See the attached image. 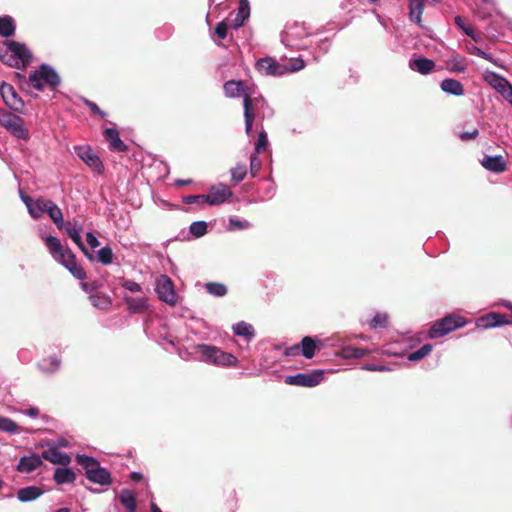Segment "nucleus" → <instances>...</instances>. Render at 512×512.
<instances>
[{
	"instance_id": "obj_46",
	"label": "nucleus",
	"mask_w": 512,
	"mask_h": 512,
	"mask_svg": "<svg viewBox=\"0 0 512 512\" xmlns=\"http://www.w3.org/2000/svg\"><path fill=\"white\" fill-rule=\"evenodd\" d=\"M190 232L195 237H202L207 232V224L205 221H195L190 225Z\"/></svg>"
},
{
	"instance_id": "obj_25",
	"label": "nucleus",
	"mask_w": 512,
	"mask_h": 512,
	"mask_svg": "<svg viewBox=\"0 0 512 512\" xmlns=\"http://www.w3.org/2000/svg\"><path fill=\"white\" fill-rule=\"evenodd\" d=\"M51 200L45 198H37L29 205L28 213L33 219H39L48 211V205Z\"/></svg>"
},
{
	"instance_id": "obj_45",
	"label": "nucleus",
	"mask_w": 512,
	"mask_h": 512,
	"mask_svg": "<svg viewBox=\"0 0 512 512\" xmlns=\"http://www.w3.org/2000/svg\"><path fill=\"white\" fill-rule=\"evenodd\" d=\"M97 260L103 265H109L113 261V252L112 249L108 246L101 248L97 252Z\"/></svg>"
},
{
	"instance_id": "obj_16",
	"label": "nucleus",
	"mask_w": 512,
	"mask_h": 512,
	"mask_svg": "<svg viewBox=\"0 0 512 512\" xmlns=\"http://www.w3.org/2000/svg\"><path fill=\"white\" fill-rule=\"evenodd\" d=\"M223 89H224L225 95L228 98H236V97H240V96H243V98H244L245 95H247V94L252 95L250 88L245 84L244 81H241V80H239V81L229 80L224 83Z\"/></svg>"
},
{
	"instance_id": "obj_17",
	"label": "nucleus",
	"mask_w": 512,
	"mask_h": 512,
	"mask_svg": "<svg viewBox=\"0 0 512 512\" xmlns=\"http://www.w3.org/2000/svg\"><path fill=\"white\" fill-rule=\"evenodd\" d=\"M43 464L42 457L38 454L21 457L16 470L20 473H31Z\"/></svg>"
},
{
	"instance_id": "obj_10",
	"label": "nucleus",
	"mask_w": 512,
	"mask_h": 512,
	"mask_svg": "<svg viewBox=\"0 0 512 512\" xmlns=\"http://www.w3.org/2000/svg\"><path fill=\"white\" fill-rule=\"evenodd\" d=\"M76 155L95 173L101 174L104 166L98 155L89 146H75Z\"/></svg>"
},
{
	"instance_id": "obj_32",
	"label": "nucleus",
	"mask_w": 512,
	"mask_h": 512,
	"mask_svg": "<svg viewBox=\"0 0 512 512\" xmlns=\"http://www.w3.org/2000/svg\"><path fill=\"white\" fill-rule=\"evenodd\" d=\"M58 229L62 230L64 226L63 213L61 209L52 200L48 205V211L46 212Z\"/></svg>"
},
{
	"instance_id": "obj_27",
	"label": "nucleus",
	"mask_w": 512,
	"mask_h": 512,
	"mask_svg": "<svg viewBox=\"0 0 512 512\" xmlns=\"http://www.w3.org/2000/svg\"><path fill=\"white\" fill-rule=\"evenodd\" d=\"M123 299L132 313H142L148 308V301L145 297L124 296Z\"/></svg>"
},
{
	"instance_id": "obj_2",
	"label": "nucleus",
	"mask_w": 512,
	"mask_h": 512,
	"mask_svg": "<svg viewBox=\"0 0 512 512\" xmlns=\"http://www.w3.org/2000/svg\"><path fill=\"white\" fill-rule=\"evenodd\" d=\"M31 57L30 51L22 43L9 40L0 43V60L10 67L25 68Z\"/></svg>"
},
{
	"instance_id": "obj_28",
	"label": "nucleus",
	"mask_w": 512,
	"mask_h": 512,
	"mask_svg": "<svg viewBox=\"0 0 512 512\" xmlns=\"http://www.w3.org/2000/svg\"><path fill=\"white\" fill-rule=\"evenodd\" d=\"M43 494V490L37 486H28L18 490L17 497L21 502L36 500Z\"/></svg>"
},
{
	"instance_id": "obj_23",
	"label": "nucleus",
	"mask_w": 512,
	"mask_h": 512,
	"mask_svg": "<svg viewBox=\"0 0 512 512\" xmlns=\"http://www.w3.org/2000/svg\"><path fill=\"white\" fill-rule=\"evenodd\" d=\"M86 477L90 481L100 485H109L112 481L109 471L100 465L95 469H90L89 474H87Z\"/></svg>"
},
{
	"instance_id": "obj_59",
	"label": "nucleus",
	"mask_w": 512,
	"mask_h": 512,
	"mask_svg": "<svg viewBox=\"0 0 512 512\" xmlns=\"http://www.w3.org/2000/svg\"><path fill=\"white\" fill-rule=\"evenodd\" d=\"M86 241L92 249H95L100 245L99 240L92 232H88L86 234Z\"/></svg>"
},
{
	"instance_id": "obj_3",
	"label": "nucleus",
	"mask_w": 512,
	"mask_h": 512,
	"mask_svg": "<svg viewBox=\"0 0 512 512\" xmlns=\"http://www.w3.org/2000/svg\"><path fill=\"white\" fill-rule=\"evenodd\" d=\"M29 82L39 91L46 88L55 90L60 84V77L50 65L42 64L39 69L30 73Z\"/></svg>"
},
{
	"instance_id": "obj_39",
	"label": "nucleus",
	"mask_w": 512,
	"mask_h": 512,
	"mask_svg": "<svg viewBox=\"0 0 512 512\" xmlns=\"http://www.w3.org/2000/svg\"><path fill=\"white\" fill-rule=\"evenodd\" d=\"M38 366H39L40 370H42L43 372L52 373V372H55L59 368L60 362L55 357H49V358L42 359L38 363Z\"/></svg>"
},
{
	"instance_id": "obj_5",
	"label": "nucleus",
	"mask_w": 512,
	"mask_h": 512,
	"mask_svg": "<svg viewBox=\"0 0 512 512\" xmlns=\"http://www.w3.org/2000/svg\"><path fill=\"white\" fill-rule=\"evenodd\" d=\"M464 325L463 318L449 315L436 321L430 328L428 335L431 339L440 338Z\"/></svg>"
},
{
	"instance_id": "obj_43",
	"label": "nucleus",
	"mask_w": 512,
	"mask_h": 512,
	"mask_svg": "<svg viewBox=\"0 0 512 512\" xmlns=\"http://www.w3.org/2000/svg\"><path fill=\"white\" fill-rule=\"evenodd\" d=\"M432 351V345L431 344H425L422 347H420L418 350L411 352L408 354L407 359L409 361H419L426 357L430 352Z\"/></svg>"
},
{
	"instance_id": "obj_49",
	"label": "nucleus",
	"mask_w": 512,
	"mask_h": 512,
	"mask_svg": "<svg viewBox=\"0 0 512 512\" xmlns=\"http://www.w3.org/2000/svg\"><path fill=\"white\" fill-rule=\"evenodd\" d=\"M388 322V316L385 313H378L376 314L371 321L369 322V325L371 328H384L387 326Z\"/></svg>"
},
{
	"instance_id": "obj_31",
	"label": "nucleus",
	"mask_w": 512,
	"mask_h": 512,
	"mask_svg": "<svg viewBox=\"0 0 512 512\" xmlns=\"http://www.w3.org/2000/svg\"><path fill=\"white\" fill-rule=\"evenodd\" d=\"M119 500L127 512H135L137 506L135 495L132 491L123 489L119 494Z\"/></svg>"
},
{
	"instance_id": "obj_50",
	"label": "nucleus",
	"mask_w": 512,
	"mask_h": 512,
	"mask_svg": "<svg viewBox=\"0 0 512 512\" xmlns=\"http://www.w3.org/2000/svg\"><path fill=\"white\" fill-rule=\"evenodd\" d=\"M267 145H268L267 134L265 131L262 130L258 133V140L255 144V152L260 153V152L264 151L266 149Z\"/></svg>"
},
{
	"instance_id": "obj_34",
	"label": "nucleus",
	"mask_w": 512,
	"mask_h": 512,
	"mask_svg": "<svg viewBox=\"0 0 512 512\" xmlns=\"http://www.w3.org/2000/svg\"><path fill=\"white\" fill-rule=\"evenodd\" d=\"M14 137L21 140L29 139V131L24 125V120L19 117L18 121L8 130Z\"/></svg>"
},
{
	"instance_id": "obj_60",
	"label": "nucleus",
	"mask_w": 512,
	"mask_h": 512,
	"mask_svg": "<svg viewBox=\"0 0 512 512\" xmlns=\"http://www.w3.org/2000/svg\"><path fill=\"white\" fill-rule=\"evenodd\" d=\"M86 105L90 108L92 112L99 114L101 117H105L106 114L102 110H100V108L94 102L86 101Z\"/></svg>"
},
{
	"instance_id": "obj_62",
	"label": "nucleus",
	"mask_w": 512,
	"mask_h": 512,
	"mask_svg": "<svg viewBox=\"0 0 512 512\" xmlns=\"http://www.w3.org/2000/svg\"><path fill=\"white\" fill-rule=\"evenodd\" d=\"M366 370L370 371H385L387 368L383 365H375V364H366L364 367Z\"/></svg>"
},
{
	"instance_id": "obj_58",
	"label": "nucleus",
	"mask_w": 512,
	"mask_h": 512,
	"mask_svg": "<svg viewBox=\"0 0 512 512\" xmlns=\"http://www.w3.org/2000/svg\"><path fill=\"white\" fill-rule=\"evenodd\" d=\"M478 133V130L475 128L471 131L460 133L459 137L462 141H469L476 138L478 136Z\"/></svg>"
},
{
	"instance_id": "obj_37",
	"label": "nucleus",
	"mask_w": 512,
	"mask_h": 512,
	"mask_svg": "<svg viewBox=\"0 0 512 512\" xmlns=\"http://www.w3.org/2000/svg\"><path fill=\"white\" fill-rule=\"evenodd\" d=\"M20 116L4 109H0V125L7 131L14 125Z\"/></svg>"
},
{
	"instance_id": "obj_21",
	"label": "nucleus",
	"mask_w": 512,
	"mask_h": 512,
	"mask_svg": "<svg viewBox=\"0 0 512 512\" xmlns=\"http://www.w3.org/2000/svg\"><path fill=\"white\" fill-rule=\"evenodd\" d=\"M482 166L492 172L501 173L506 170V161L501 155L485 156L481 160Z\"/></svg>"
},
{
	"instance_id": "obj_4",
	"label": "nucleus",
	"mask_w": 512,
	"mask_h": 512,
	"mask_svg": "<svg viewBox=\"0 0 512 512\" xmlns=\"http://www.w3.org/2000/svg\"><path fill=\"white\" fill-rule=\"evenodd\" d=\"M304 61L297 59L291 65L280 64L275 59L266 57L256 63V69L264 76H281L288 72L299 71L304 68Z\"/></svg>"
},
{
	"instance_id": "obj_64",
	"label": "nucleus",
	"mask_w": 512,
	"mask_h": 512,
	"mask_svg": "<svg viewBox=\"0 0 512 512\" xmlns=\"http://www.w3.org/2000/svg\"><path fill=\"white\" fill-rule=\"evenodd\" d=\"M20 198L23 201V203L26 205L27 210L29 209V205H31L33 203V201L35 200L32 197L22 193L21 191H20Z\"/></svg>"
},
{
	"instance_id": "obj_42",
	"label": "nucleus",
	"mask_w": 512,
	"mask_h": 512,
	"mask_svg": "<svg viewBox=\"0 0 512 512\" xmlns=\"http://www.w3.org/2000/svg\"><path fill=\"white\" fill-rule=\"evenodd\" d=\"M207 292L216 297H223L227 293V288L222 283L209 282L205 285Z\"/></svg>"
},
{
	"instance_id": "obj_55",
	"label": "nucleus",
	"mask_w": 512,
	"mask_h": 512,
	"mask_svg": "<svg viewBox=\"0 0 512 512\" xmlns=\"http://www.w3.org/2000/svg\"><path fill=\"white\" fill-rule=\"evenodd\" d=\"M261 168V161L256 155H251L250 157V172L253 177L257 176L259 170Z\"/></svg>"
},
{
	"instance_id": "obj_56",
	"label": "nucleus",
	"mask_w": 512,
	"mask_h": 512,
	"mask_svg": "<svg viewBox=\"0 0 512 512\" xmlns=\"http://www.w3.org/2000/svg\"><path fill=\"white\" fill-rule=\"evenodd\" d=\"M183 202L185 204H192V203L203 204V203H206V200H205V195H189V196H185L183 198Z\"/></svg>"
},
{
	"instance_id": "obj_24",
	"label": "nucleus",
	"mask_w": 512,
	"mask_h": 512,
	"mask_svg": "<svg viewBox=\"0 0 512 512\" xmlns=\"http://www.w3.org/2000/svg\"><path fill=\"white\" fill-rule=\"evenodd\" d=\"M440 88L446 94L454 96H462L465 92L462 83L452 78H446L442 80L440 83Z\"/></svg>"
},
{
	"instance_id": "obj_52",
	"label": "nucleus",
	"mask_w": 512,
	"mask_h": 512,
	"mask_svg": "<svg viewBox=\"0 0 512 512\" xmlns=\"http://www.w3.org/2000/svg\"><path fill=\"white\" fill-rule=\"evenodd\" d=\"M450 65H451L450 71L457 72V73L464 72L467 68L466 63L461 58H453L450 61Z\"/></svg>"
},
{
	"instance_id": "obj_38",
	"label": "nucleus",
	"mask_w": 512,
	"mask_h": 512,
	"mask_svg": "<svg viewBox=\"0 0 512 512\" xmlns=\"http://www.w3.org/2000/svg\"><path fill=\"white\" fill-rule=\"evenodd\" d=\"M20 116L4 109H0V125L7 131L14 125Z\"/></svg>"
},
{
	"instance_id": "obj_9",
	"label": "nucleus",
	"mask_w": 512,
	"mask_h": 512,
	"mask_svg": "<svg viewBox=\"0 0 512 512\" xmlns=\"http://www.w3.org/2000/svg\"><path fill=\"white\" fill-rule=\"evenodd\" d=\"M328 374H331V371L316 369L311 372L298 373L296 375L288 376L285 380V383L289 385L319 384L320 382L327 380L326 375Z\"/></svg>"
},
{
	"instance_id": "obj_14",
	"label": "nucleus",
	"mask_w": 512,
	"mask_h": 512,
	"mask_svg": "<svg viewBox=\"0 0 512 512\" xmlns=\"http://www.w3.org/2000/svg\"><path fill=\"white\" fill-rule=\"evenodd\" d=\"M316 342L309 336L302 339L299 345L291 346L287 349L286 354L289 356H295L302 354L305 358H312L315 354Z\"/></svg>"
},
{
	"instance_id": "obj_35",
	"label": "nucleus",
	"mask_w": 512,
	"mask_h": 512,
	"mask_svg": "<svg viewBox=\"0 0 512 512\" xmlns=\"http://www.w3.org/2000/svg\"><path fill=\"white\" fill-rule=\"evenodd\" d=\"M250 15V7L249 2L247 0H240L237 16L234 20V26L236 28L243 25L244 21L249 17Z\"/></svg>"
},
{
	"instance_id": "obj_15",
	"label": "nucleus",
	"mask_w": 512,
	"mask_h": 512,
	"mask_svg": "<svg viewBox=\"0 0 512 512\" xmlns=\"http://www.w3.org/2000/svg\"><path fill=\"white\" fill-rule=\"evenodd\" d=\"M0 94L5 104L10 108L19 110L23 106V101L17 95L12 85L3 82L0 86Z\"/></svg>"
},
{
	"instance_id": "obj_41",
	"label": "nucleus",
	"mask_w": 512,
	"mask_h": 512,
	"mask_svg": "<svg viewBox=\"0 0 512 512\" xmlns=\"http://www.w3.org/2000/svg\"><path fill=\"white\" fill-rule=\"evenodd\" d=\"M76 461L86 470V475L89 474L90 469H95L100 465L95 458L86 455H77Z\"/></svg>"
},
{
	"instance_id": "obj_19",
	"label": "nucleus",
	"mask_w": 512,
	"mask_h": 512,
	"mask_svg": "<svg viewBox=\"0 0 512 512\" xmlns=\"http://www.w3.org/2000/svg\"><path fill=\"white\" fill-rule=\"evenodd\" d=\"M209 349H217V347L206 344L194 345L192 347V354L200 361L214 364V359L217 354L211 352Z\"/></svg>"
},
{
	"instance_id": "obj_8",
	"label": "nucleus",
	"mask_w": 512,
	"mask_h": 512,
	"mask_svg": "<svg viewBox=\"0 0 512 512\" xmlns=\"http://www.w3.org/2000/svg\"><path fill=\"white\" fill-rule=\"evenodd\" d=\"M484 80L493 87L510 104L512 103V85L503 76L486 71L483 74Z\"/></svg>"
},
{
	"instance_id": "obj_36",
	"label": "nucleus",
	"mask_w": 512,
	"mask_h": 512,
	"mask_svg": "<svg viewBox=\"0 0 512 512\" xmlns=\"http://www.w3.org/2000/svg\"><path fill=\"white\" fill-rule=\"evenodd\" d=\"M503 323L502 316L497 313H490L478 320V326L483 328L495 327Z\"/></svg>"
},
{
	"instance_id": "obj_22",
	"label": "nucleus",
	"mask_w": 512,
	"mask_h": 512,
	"mask_svg": "<svg viewBox=\"0 0 512 512\" xmlns=\"http://www.w3.org/2000/svg\"><path fill=\"white\" fill-rule=\"evenodd\" d=\"M104 136H105L106 140L109 142V148L112 151L124 152L127 150V146L120 139L119 133L116 129L107 128L104 131Z\"/></svg>"
},
{
	"instance_id": "obj_47",
	"label": "nucleus",
	"mask_w": 512,
	"mask_h": 512,
	"mask_svg": "<svg viewBox=\"0 0 512 512\" xmlns=\"http://www.w3.org/2000/svg\"><path fill=\"white\" fill-rule=\"evenodd\" d=\"M252 225L247 220H239L236 218H230L229 219V225L228 230L234 231V230H244L250 228Z\"/></svg>"
},
{
	"instance_id": "obj_20",
	"label": "nucleus",
	"mask_w": 512,
	"mask_h": 512,
	"mask_svg": "<svg viewBox=\"0 0 512 512\" xmlns=\"http://www.w3.org/2000/svg\"><path fill=\"white\" fill-rule=\"evenodd\" d=\"M409 68L422 75L430 74L435 68V62L425 57L411 59L409 61Z\"/></svg>"
},
{
	"instance_id": "obj_48",
	"label": "nucleus",
	"mask_w": 512,
	"mask_h": 512,
	"mask_svg": "<svg viewBox=\"0 0 512 512\" xmlns=\"http://www.w3.org/2000/svg\"><path fill=\"white\" fill-rule=\"evenodd\" d=\"M247 174L246 166L243 164H238L236 167L231 169V178L235 182L242 181Z\"/></svg>"
},
{
	"instance_id": "obj_63",
	"label": "nucleus",
	"mask_w": 512,
	"mask_h": 512,
	"mask_svg": "<svg viewBox=\"0 0 512 512\" xmlns=\"http://www.w3.org/2000/svg\"><path fill=\"white\" fill-rule=\"evenodd\" d=\"M20 198L23 201V203L26 205L27 210L29 209V205H31L33 203V201L35 200L32 197L22 193L21 191H20Z\"/></svg>"
},
{
	"instance_id": "obj_51",
	"label": "nucleus",
	"mask_w": 512,
	"mask_h": 512,
	"mask_svg": "<svg viewBox=\"0 0 512 512\" xmlns=\"http://www.w3.org/2000/svg\"><path fill=\"white\" fill-rule=\"evenodd\" d=\"M211 352L216 353V358L214 359V365L218 366H227V352L222 351L221 349H209Z\"/></svg>"
},
{
	"instance_id": "obj_57",
	"label": "nucleus",
	"mask_w": 512,
	"mask_h": 512,
	"mask_svg": "<svg viewBox=\"0 0 512 512\" xmlns=\"http://www.w3.org/2000/svg\"><path fill=\"white\" fill-rule=\"evenodd\" d=\"M455 24L460 28L466 35L472 33V27L467 26L461 16H456L454 18Z\"/></svg>"
},
{
	"instance_id": "obj_13",
	"label": "nucleus",
	"mask_w": 512,
	"mask_h": 512,
	"mask_svg": "<svg viewBox=\"0 0 512 512\" xmlns=\"http://www.w3.org/2000/svg\"><path fill=\"white\" fill-rule=\"evenodd\" d=\"M231 196V189L227 185L219 184L210 188L209 193L205 195V200L209 205H219Z\"/></svg>"
},
{
	"instance_id": "obj_61",
	"label": "nucleus",
	"mask_w": 512,
	"mask_h": 512,
	"mask_svg": "<svg viewBox=\"0 0 512 512\" xmlns=\"http://www.w3.org/2000/svg\"><path fill=\"white\" fill-rule=\"evenodd\" d=\"M467 50L470 54L472 55H476L478 57H481L482 54H484V51L481 50L480 48H478L477 46L475 45H468L467 46Z\"/></svg>"
},
{
	"instance_id": "obj_6",
	"label": "nucleus",
	"mask_w": 512,
	"mask_h": 512,
	"mask_svg": "<svg viewBox=\"0 0 512 512\" xmlns=\"http://www.w3.org/2000/svg\"><path fill=\"white\" fill-rule=\"evenodd\" d=\"M155 292L158 298L170 306L177 304V295L174 289V283L167 275H160L155 282Z\"/></svg>"
},
{
	"instance_id": "obj_54",
	"label": "nucleus",
	"mask_w": 512,
	"mask_h": 512,
	"mask_svg": "<svg viewBox=\"0 0 512 512\" xmlns=\"http://www.w3.org/2000/svg\"><path fill=\"white\" fill-rule=\"evenodd\" d=\"M227 32H228V25L225 21H222L220 23L217 24L215 30H214V35L219 39V40H223L226 38L227 36Z\"/></svg>"
},
{
	"instance_id": "obj_26",
	"label": "nucleus",
	"mask_w": 512,
	"mask_h": 512,
	"mask_svg": "<svg viewBox=\"0 0 512 512\" xmlns=\"http://www.w3.org/2000/svg\"><path fill=\"white\" fill-rule=\"evenodd\" d=\"M409 19L422 27V13L424 9V0H408Z\"/></svg>"
},
{
	"instance_id": "obj_53",
	"label": "nucleus",
	"mask_w": 512,
	"mask_h": 512,
	"mask_svg": "<svg viewBox=\"0 0 512 512\" xmlns=\"http://www.w3.org/2000/svg\"><path fill=\"white\" fill-rule=\"evenodd\" d=\"M121 286L124 289H126L130 292H133V293H138V292L142 291V287L140 284H138L137 282H135L133 280H129V279H123L121 282Z\"/></svg>"
},
{
	"instance_id": "obj_33",
	"label": "nucleus",
	"mask_w": 512,
	"mask_h": 512,
	"mask_svg": "<svg viewBox=\"0 0 512 512\" xmlns=\"http://www.w3.org/2000/svg\"><path fill=\"white\" fill-rule=\"evenodd\" d=\"M15 32V22L11 16L0 17V36L8 38Z\"/></svg>"
},
{
	"instance_id": "obj_12",
	"label": "nucleus",
	"mask_w": 512,
	"mask_h": 512,
	"mask_svg": "<svg viewBox=\"0 0 512 512\" xmlns=\"http://www.w3.org/2000/svg\"><path fill=\"white\" fill-rule=\"evenodd\" d=\"M63 230L69 235V237L73 240V242L78 246V248L83 252V254L89 259L93 260V255L88 251V249L84 246L81 239V232L83 230L82 224L79 222H64Z\"/></svg>"
},
{
	"instance_id": "obj_11",
	"label": "nucleus",
	"mask_w": 512,
	"mask_h": 512,
	"mask_svg": "<svg viewBox=\"0 0 512 512\" xmlns=\"http://www.w3.org/2000/svg\"><path fill=\"white\" fill-rule=\"evenodd\" d=\"M263 101L262 98L252 97L251 94L245 95L243 99L244 118H245V132L249 137L253 136V121L255 119V110L258 103Z\"/></svg>"
},
{
	"instance_id": "obj_18",
	"label": "nucleus",
	"mask_w": 512,
	"mask_h": 512,
	"mask_svg": "<svg viewBox=\"0 0 512 512\" xmlns=\"http://www.w3.org/2000/svg\"><path fill=\"white\" fill-rule=\"evenodd\" d=\"M42 459H45L53 464H59L66 466L71 462V458L68 454L59 451L55 447H51L42 452Z\"/></svg>"
},
{
	"instance_id": "obj_30",
	"label": "nucleus",
	"mask_w": 512,
	"mask_h": 512,
	"mask_svg": "<svg viewBox=\"0 0 512 512\" xmlns=\"http://www.w3.org/2000/svg\"><path fill=\"white\" fill-rule=\"evenodd\" d=\"M233 331L236 336L243 337L248 342L255 337L253 326L244 321L236 323Z\"/></svg>"
},
{
	"instance_id": "obj_44",
	"label": "nucleus",
	"mask_w": 512,
	"mask_h": 512,
	"mask_svg": "<svg viewBox=\"0 0 512 512\" xmlns=\"http://www.w3.org/2000/svg\"><path fill=\"white\" fill-rule=\"evenodd\" d=\"M0 431L15 433L19 431V426L12 419L0 415Z\"/></svg>"
},
{
	"instance_id": "obj_7",
	"label": "nucleus",
	"mask_w": 512,
	"mask_h": 512,
	"mask_svg": "<svg viewBox=\"0 0 512 512\" xmlns=\"http://www.w3.org/2000/svg\"><path fill=\"white\" fill-rule=\"evenodd\" d=\"M309 35L304 24L294 23L286 28L281 41L287 47L302 48L301 41Z\"/></svg>"
},
{
	"instance_id": "obj_29",
	"label": "nucleus",
	"mask_w": 512,
	"mask_h": 512,
	"mask_svg": "<svg viewBox=\"0 0 512 512\" xmlns=\"http://www.w3.org/2000/svg\"><path fill=\"white\" fill-rule=\"evenodd\" d=\"M53 479L59 485L73 483L76 479V474L69 468H57L54 472Z\"/></svg>"
},
{
	"instance_id": "obj_1",
	"label": "nucleus",
	"mask_w": 512,
	"mask_h": 512,
	"mask_svg": "<svg viewBox=\"0 0 512 512\" xmlns=\"http://www.w3.org/2000/svg\"><path fill=\"white\" fill-rule=\"evenodd\" d=\"M41 238L55 261L62 264L75 278L79 280L86 278L84 269L76 262L75 254L57 237L41 235Z\"/></svg>"
},
{
	"instance_id": "obj_40",
	"label": "nucleus",
	"mask_w": 512,
	"mask_h": 512,
	"mask_svg": "<svg viewBox=\"0 0 512 512\" xmlns=\"http://www.w3.org/2000/svg\"><path fill=\"white\" fill-rule=\"evenodd\" d=\"M91 303L94 307L101 310H106L111 306V299L104 294H95L90 297Z\"/></svg>"
}]
</instances>
